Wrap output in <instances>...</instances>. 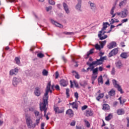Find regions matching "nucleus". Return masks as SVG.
I'll return each instance as SVG.
<instances>
[{
	"label": "nucleus",
	"instance_id": "f257e3e1",
	"mask_svg": "<svg viewBox=\"0 0 129 129\" xmlns=\"http://www.w3.org/2000/svg\"><path fill=\"white\" fill-rule=\"evenodd\" d=\"M50 88L51 81H49L47 84L46 92L44 94V96L43 97V103H41L40 104V109L41 111H43V110L44 111V116L46 117L47 120L49 119V117L48 116V115H46V112H47V108L46 107V106H47V104H48V98L49 97L48 94L49 92L52 93V90H51Z\"/></svg>",
	"mask_w": 129,
	"mask_h": 129
},
{
	"label": "nucleus",
	"instance_id": "f03ea898",
	"mask_svg": "<svg viewBox=\"0 0 129 129\" xmlns=\"http://www.w3.org/2000/svg\"><path fill=\"white\" fill-rule=\"evenodd\" d=\"M107 25H108V23H104L103 24V28H102L101 31H100L99 32L98 36V38H99V39L101 40H105V39H106V38H107V35H105L104 36H102V35H104V34L106 33V32H105V30H106V28H107Z\"/></svg>",
	"mask_w": 129,
	"mask_h": 129
},
{
	"label": "nucleus",
	"instance_id": "7ed1b4c3",
	"mask_svg": "<svg viewBox=\"0 0 129 129\" xmlns=\"http://www.w3.org/2000/svg\"><path fill=\"white\" fill-rule=\"evenodd\" d=\"M127 14H128L127 10L125 9L121 12H116L114 14V15L112 16L111 18H114L116 16V15L119 17L121 16V18H126V17H127Z\"/></svg>",
	"mask_w": 129,
	"mask_h": 129
},
{
	"label": "nucleus",
	"instance_id": "20e7f679",
	"mask_svg": "<svg viewBox=\"0 0 129 129\" xmlns=\"http://www.w3.org/2000/svg\"><path fill=\"white\" fill-rule=\"evenodd\" d=\"M26 121L28 127H29L30 128L36 127V123H34L32 125V123H33V121L32 120V119H31V117L26 116Z\"/></svg>",
	"mask_w": 129,
	"mask_h": 129
},
{
	"label": "nucleus",
	"instance_id": "39448f33",
	"mask_svg": "<svg viewBox=\"0 0 129 129\" xmlns=\"http://www.w3.org/2000/svg\"><path fill=\"white\" fill-rule=\"evenodd\" d=\"M100 92H101V91H100V90H99L95 94L96 98L98 101H99L100 100V99H101L103 98V97H104V93H101Z\"/></svg>",
	"mask_w": 129,
	"mask_h": 129
},
{
	"label": "nucleus",
	"instance_id": "423d86ee",
	"mask_svg": "<svg viewBox=\"0 0 129 129\" xmlns=\"http://www.w3.org/2000/svg\"><path fill=\"white\" fill-rule=\"evenodd\" d=\"M112 83L115 87L116 88H117L118 91H120V93H123V92L122 91V89H121V87L119 86V85L117 84V82L115 80H112Z\"/></svg>",
	"mask_w": 129,
	"mask_h": 129
},
{
	"label": "nucleus",
	"instance_id": "0eeeda50",
	"mask_svg": "<svg viewBox=\"0 0 129 129\" xmlns=\"http://www.w3.org/2000/svg\"><path fill=\"white\" fill-rule=\"evenodd\" d=\"M102 61L99 59H97L96 61H93L90 64V67H92V66H98V65H101Z\"/></svg>",
	"mask_w": 129,
	"mask_h": 129
},
{
	"label": "nucleus",
	"instance_id": "6e6552de",
	"mask_svg": "<svg viewBox=\"0 0 129 129\" xmlns=\"http://www.w3.org/2000/svg\"><path fill=\"white\" fill-rule=\"evenodd\" d=\"M118 53V48H114L109 53L108 57H112Z\"/></svg>",
	"mask_w": 129,
	"mask_h": 129
},
{
	"label": "nucleus",
	"instance_id": "1a4fd4ad",
	"mask_svg": "<svg viewBox=\"0 0 129 129\" xmlns=\"http://www.w3.org/2000/svg\"><path fill=\"white\" fill-rule=\"evenodd\" d=\"M84 115L86 116H92L93 115V111L91 109H87L85 111Z\"/></svg>",
	"mask_w": 129,
	"mask_h": 129
},
{
	"label": "nucleus",
	"instance_id": "9d476101",
	"mask_svg": "<svg viewBox=\"0 0 129 129\" xmlns=\"http://www.w3.org/2000/svg\"><path fill=\"white\" fill-rule=\"evenodd\" d=\"M68 81H66L64 79L61 80L59 81V84L60 85V86H63V87H66V86H67V85H68Z\"/></svg>",
	"mask_w": 129,
	"mask_h": 129
},
{
	"label": "nucleus",
	"instance_id": "9b49d317",
	"mask_svg": "<svg viewBox=\"0 0 129 129\" xmlns=\"http://www.w3.org/2000/svg\"><path fill=\"white\" fill-rule=\"evenodd\" d=\"M34 94L36 96H40L41 95L40 88L39 87H36L34 90Z\"/></svg>",
	"mask_w": 129,
	"mask_h": 129
},
{
	"label": "nucleus",
	"instance_id": "f8f14e48",
	"mask_svg": "<svg viewBox=\"0 0 129 129\" xmlns=\"http://www.w3.org/2000/svg\"><path fill=\"white\" fill-rule=\"evenodd\" d=\"M116 47V42H111L108 46V49H112V48H115Z\"/></svg>",
	"mask_w": 129,
	"mask_h": 129
},
{
	"label": "nucleus",
	"instance_id": "ddd939ff",
	"mask_svg": "<svg viewBox=\"0 0 129 129\" xmlns=\"http://www.w3.org/2000/svg\"><path fill=\"white\" fill-rule=\"evenodd\" d=\"M54 109L56 113H62V112H64L63 109H59V107H54Z\"/></svg>",
	"mask_w": 129,
	"mask_h": 129
},
{
	"label": "nucleus",
	"instance_id": "4468645a",
	"mask_svg": "<svg viewBox=\"0 0 129 129\" xmlns=\"http://www.w3.org/2000/svg\"><path fill=\"white\" fill-rule=\"evenodd\" d=\"M18 72L19 70H18V69H15L14 70H12L11 71H10V75L11 76L16 75L17 73H18Z\"/></svg>",
	"mask_w": 129,
	"mask_h": 129
},
{
	"label": "nucleus",
	"instance_id": "2eb2a0df",
	"mask_svg": "<svg viewBox=\"0 0 129 129\" xmlns=\"http://www.w3.org/2000/svg\"><path fill=\"white\" fill-rule=\"evenodd\" d=\"M34 114L36 118H39V119H41V118L43 116V115H42V114L40 113V112L37 111H35Z\"/></svg>",
	"mask_w": 129,
	"mask_h": 129
},
{
	"label": "nucleus",
	"instance_id": "dca6fc26",
	"mask_svg": "<svg viewBox=\"0 0 129 129\" xmlns=\"http://www.w3.org/2000/svg\"><path fill=\"white\" fill-rule=\"evenodd\" d=\"M51 22L52 24H54V25H55V26H56V27H58V28H63V25L53 20H51Z\"/></svg>",
	"mask_w": 129,
	"mask_h": 129
},
{
	"label": "nucleus",
	"instance_id": "f3484780",
	"mask_svg": "<svg viewBox=\"0 0 129 129\" xmlns=\"http://www.w3.org/2000/svg\"><path fill=\"white\" fill-rule=\"evenodd\" d=\"M19 81H20V80L17 79V78H14L13 81V84L14 86H17L18 84H19Z\"/></svg>",
	"mask_w": 129,
	"mask_h": 129
},
{
	"label": "nucleus",
	"instance_id": "a211bd4d",
	"mask_svg": "<svg viewBox=\"0 0 129 129\" xmlns=\"http://www.w3.org/2000/svg\"><path fill=\"white\" fill-rule=\"evenodd\" d=\"M125 5H126V0H123L119 3V7L120 8H123V7H124V6H125Z\"/></svg>",
	"mask_w": 129,
	"mask_h": 129
},
{
	"label": "nucleus",
	"instance_id": "6ab92c4d",
	"mask_svg": "<svg viewBox=\"0 0 129 129\" xmlns=\"http://www.w3.org/2000/svg\"><path fill=\"white\" fill-rule=\"evenodd\" d=\"M63 7L64 9V11L67 14H69L70 11H69V9L68 8V5L66 4V3H63Z\"/></svg>",
	"mask_w": 129,
	"mask_h": 129
},
{
	"label": "nucleus",
	"instance_id": "aec40b11",
	"mask_svg": "<svg viewBox=\"0 0 129 129\" xmlns=\"http://www.w3.org/2000/svg\"><path fill=\"white\" fill-rule=\"evenodd\" d=\"M94 68V67H91V70H93V74H98V68H96L95 69H93Z\"/></svg>",
	"mask_w": 129,
	"mask_h": 129
},
{
	"label": "nucleus",
	"instance_id": "412c9836",
	"mask_svg": "<svg viewBox=\"0 0 129 129\" xmlns=\"http://www.w3.org/2000/svg\"><path fill=\"white\" fill-rule=\"evenodd\" d=\"M110 108V107H109V105H108V104H104L103 105L102 109H103V110H109Z\"/></svg>",
	"mask_w": 129,
	"mask_h": 129
},
{
	"label": "nucleus",
	"instance_id": "4be33fe9",
	"mask_svg": "<svg viewBox=\"0 0 129 129\" xmlns=\"http://www.w3.org/2000/svg\"><path fill=\"white\" fill-rule=\"evenodd\" d=\"M67 114H68V115H69V116H73L74 114H73V111H72L71 109H69L66 112Z\"/></svg>",
	"mask_w": 129,
	"mask_h": 129
},
{
	"label": "nucleus",
	"instance_id": "5701e85b",
	"mask_svg": "<svg viewBox=\"0 0 129 129\" xmlns=\"http://www.w3.org/2000/svg\"><path fill=\"white\" fill-rule=\"evenodd\" d=\"M98 82L99 84H103V79H102V76H100L98 78Z\"/></svg>",
	"mask_w": 129,
	"mask_h": 129
},
{
	"label": "nucleus",
	"instance_id": "b1692460",
	"mask_svg": "<svg viewBox=\"0 0 129 129\" xmlns=\"http://www.w3.org/2000/svg\"><path fill=\"white\" fill-rule=\"evenodd\" d=\"M108 95L110 96H113L114 95H115V91L113 89L111 90L109 92H108Z\"/></svg>",
	"mask_w": 129,
	"mask_h": 129
},
{
	"label": "nucleus",
	"instance_id": "393cba45",
	"mask_svg": "<svg viewBox=\"0 0 129 129\" xmlns=\"http://www.w3.org/2000/svg\"><path fill=\"white\" fill-rule=\"evenodd\" d=\"M117 114H118L119 115H120L121 114H124V110L122 109H119L117 111Z\"/></svg>",
	"mask_w": 129,
	"mask_h": 129
},
{
	"label": "nucleus",
	"instance_id": "a878e982",
	"mask_svg": "<svg viewBox=\"0 0 129 129\" xmlns=\"http://www.w3.org/2000/svg\"><path fill=\"white\" fill-rule=\"evenodd\" d=\"M70 105H72L73 108H76V109H77L78 106H77V104L76 103V102H74L73 103H70Z\"/></svg>",
	"mask_w": 129,
	"mask_h": 129
},
{
	"label": "nucleus",
	"instance_id": "bb28decb",
	"mask_svg": "<svg viewBox=\"0 0 129 129\" xmlns=\"http://www.w3.org/2000/svg\"><path fill=\"white\" fill-rule=\"evenodd\" d=\"M99 44L101 46V48H103V46L105 45V44H106V40H104L103 41H99Z\"/></svg>",
	"mask_w": 129,
	"mask_h": 129
},
{
	"label": "nucleus",
	"instance_id": "cd10ccee",
	"mask_svg": "<svg viewBox=\"0 0 129 129\" xmlns=\"http://www.w3.org/2000/svg\"><path fill=\"white\" fill-rule=\"evenodd\" d=\"M72 73H73V75H74L75 78H77V79H79V78H80L79 75H78V73H77V72L73 71L72 72Z\"/></svg>",
	"mask_w": 129,
	"mask_h": 129
},
{
	"label": "nucleus",
	"instance_id": "c85d7f7f",
	"mask_svg": "<svg viewBox=\"0 0 129 129\" xmlns=\"http://www.w3.org/2000/svg\"><path fill=\"white\" fill-rule=\"evenodd\" d=\"M112 118V115L111 114H109L107 116L105 117V120L107 121L110 120Z\"/></svg>",
	"mask_w": 129,
	"mask_h": 129
},
{
	"label": "nucleus",
	"instance_id": "c756f323",
	"mask_svg": "<svg viewBox=\"0 0 129 129\" xmlns=\"http://www.w3.org/2000/svg\"><path fill=\"white\" fill-rule=\"evenodd\" d=\"M118 100H119V101H120V104H122V105H123V103H124V102H125V101H126V100L125 99H123L121 100V97H120L118 98Z\"/></svg>",
	"mask_w": 129,
	"mask_h": 129
},
{
	"label": "nucleus",
	"instance_id": "7c9ffc66",
	"mask_svg": "<svg viewBox=\"0 0 129 129\" xmlns=\"http://www.w3.org/2000/svg\"><path fill=\"white\" fill-rule=\"evenodd\" d=\"M94 50V49H91L89 52H88L87 53V57L86 58H88V57H89V55L91 54H93V51Z\"/></svg>",
	"mask_w": 129,
	"mask_h": 129
},
{
	"label": "nucleus",
	"instance_id": "2f4dec72",
	"mask_svg": "<svg viewBox=\"0 0 129 129\" xmlns=\"http://www.w3.org/2000/svg\"><path fill=\"white\" fill-rule=\"evenodd\" d=\"M85 123V125L87 126V127H90V123H89V122L88 121H87V120L85 119L84 120Z\"/></svg>",
	"mask_w": 129,
	"mask_h": 129
},
{
	"label": "nucleus",
	"instance_id": "473e14b6",
	"mask_svg": "<svg viewBox=\"0 0 129 129\" xmlns=\"http://www.w3.org/2000/svg\"><path fill=\"white\" fill-rule=\"evenodd\" d=\"M94 47H95V49H96V50H99V51H100V50H101V47L98 44H96L95 45Z\"/></svg>",
	"mask_w": 129,
	"mask_h": 129
},
{
	"label": "nucleus",
	"instance_id": "72a5a7b5",
	"mask_svg": "<svg viewBox=\"0 0 129 129\" xmlns=\"http://www.w3.org/2000/svg\"><path fill=\"white\" fill-rule=\"evenodd\" d=\"M89 5H90L91 6V9L92 10H94V9H95L96 7H95V4H94V3H92L91 2H89Z\"/></svg>",
	"mask_w": 129,
	"mask_h": 129
},
{
	"label": "nucleus",
	"instance_id": "f704fd0d",
	"mask_svg": "<svg viewBox=\"0 0 129 129\" xmlns=\"http://www.w3.org/2000/svg\"><path fill=\"white\" fill-rule=\"evenodd\" d=\"M115 10V6H113L110 11V14L112 15V16H113V15H114V14H113V13H114V10Z\"/></svg>",
	"mask_w": 129,
	"mask_h": 129
},
{
	"label": "nucleus",
	"instance_id": "c9c22d12",
	"mask_svg": "<svg viewBox=\"0 0 129 129\" xmlns=\"http://www.w3.org/2000/svg\"><path fill=\"white\" fill-rule=\"evenodd\" d=\"M116 67H117L118 68H120L121 67H122V64H121V62L120 61H118L117 62H116Z\"/></svg>",
	"mask_w": 129,
	"mask_h": 129
},
{
	"label": "nucleus",
	"instance_id": "e433bc0d",
	"mask_svg": "<svg viewBox=\"0 0 129 129\" xmlns=\"http://www.w3.org/2000/svg\"><path fill=\"white\" fill-rule=\"evenodd\" d=\"M120 56L121 57V58H123L124 59H125L127 57V54L126 53L124 52L121 54Z\"/></svg>",
	"mask_w": 129,
	"mask_h": 129
},
{
	"label": "nucleus",
	"instance_id": "4c0bfd02",
	"mask_svg": "<svg viewBox=\"0 0 129 129\" xmlns=\"http://www.w3.org/2000/svg\"><path fill=\"white\" fill-rule=\"evenodd\" d=\"M42 75L44 76H48V71L46 70H43L42 71Z\"/></svg>",
	"mask_w": 129,
	"mask_h": 129
},
{
	"label": "nucleus",
	"instance_id": "58836bf2",
	"mask_svg": "<svg viewBox=\"0 0 129 129\" xmlns=\"http://www.w3.org/2000/svg\"><path fill=\"white\" fill-rule=\"evenodd\" d=\"M97 78V75L93 74L92 76V80H95Z\"/></svg>",
	"mask_w": 129,
	"mask_h": 129
},
{
	"label": "nucleus",
	"instance_id": "ea45409f",
	"mask_svg": "<svg viewBox=\"0 0 129 129\" xmlns=\"http://www.w3.org/2000/svg\"><path fill=\"white\" fill-rule=\"evenodd\" d=\"M80 8H81V3H79L76 6V9L77 10H80Z\"/></svg>",
	"mask_w": 129,
	"mask_h": 129
},
{
	"label": "nucleus",
	"instance_id": "a19ab883",
	"mask_svg": "<svg viewBox=\"0 0 129 129\" xmlns=\"http://www.w3.org/2000/svg\"><path fill=\"white\" fill-rule=\"evenodd\" d=\"M63 34H64V35H73V34H74V32H63Z\"/></svg>",
	"mask_w": 129,
	"mask_h": 129
},
{
	"label": "nucleus",
	"instance_id": "79ce46f5",
	"mask_svg": "<svg viewBox=\"0 0 129 129\" xmlns=\"http://www.w3.org/2000/svg\"><path fill=\"white\" fill-rule=\"evenodd\" d=\"M15 61L16 62V64H20V58L19 57H16L15 58Z\"/></svg>",
	"mask_w": 129,
	"mask_h": 129
},
{
	"label": "nucleus",
	"instance_id": "37998d69",
	"mask_svg": "<svg viewBox=\"0 0 129 129\" xmlns=\"http://www.w3.org/2000/svg\"><path fill=\"white\" fill-rule=\"evenodd\" d=\"M44 54L42 53H39L37 54V57H39V58H43L44 57Z\"/></svg>",
	"mask_w": 129,
	"mask_h": 129
},
{
	"label": "nucleus",
	"instance_id": "c03bdc74",
	"mask_svg": "<svg viewBox=\"0 0 129 129\" xmlns=\"http://www.w3.org/2000/svg\"><path fill=\"white\" fill-rule=\"evenodd\" d=\"M105 59H106V57L104 56V57H100V58L99 59L100 61H102V63H103V60H105Z\"/></svg>",
	"mask_w": 129,
	"mask_h": 129
},
{
	"label": "nucleus",
	"instance_id": "a18cd8bd",
	"mask_svg": "<svg viewBox=\"0 0 129 129\" xmlns=\"http://www.w3.org/2000/svg\"><path fill=\"white\" fill-rule=\"evenodd\" d=\"M50 5H55V2L53 0H48Z\"/></svg>",
	"mask_w": 129,
	"mask_h": 129
},
{
	"label": "nucleus",
	"instance_id": "49530a36",
	"mask_svg": "<svg viewBox=\"0 0 129 129\" xmlns=\"http://www.w3.org/2000/svg\"><path fill=\"white\" fill-rule=\"evenodd\" d=\"M69 89H66V95L67 96V97H69L70 95H69Z\"/></svg>",
	"mask_w": 129,
	"mask_h": 129
},
{
	"label": "nucleus",
	"instance_id": "de8ad7c7",
	"mask_svg": "<svg viewBox=\"0 0 129 129\" xmlns=\"http://www.w3.org/2000/svg\"><path fill=\"white\" fill-rule=\"evenodd\" d=\"M74 84L77 88H78V87H79V86L78 85V83H77V82L74 81Z\"/></svg>",
	"mask_w": 129,
	"mask_h": 129
},
{
	"label": "nucleus",
	"instance_id": "09e8293b",
	"mask_svg": "<svg viewBox=\"0 0 129 129\" xmlns=\"http://www.w3.org/2000/svg\"><path fill=\"white\" fill-rule=\"evenodd\" d=\"M74 95H75V97L76 98V99H78V97H79L78 93H77V92L75 93Z\"/></svg>",
	"mask_w": 129,
	"mask_h": 129
},
{
	"label": "nucleus",
	"instance_id": "8fccbe9b",
	"mask_svg": "<svg viewBox=\"0 0 129 129\" xmlns=\"http://www.w3.org/2000/svg\"><path fill=\"white\" fill-rule=\"evenodd\" d=\"M76 121H73L71 123V125L72 126H74L75 125V124H76Z\"/></svg>",
	"mask_w": 129,
	"mask_h": 129
},
{
	"label": "nucleus",
	"instance_id": "3c124183",
	"mask_svg": "<svg viewBox=\"0 0 129 129\" xmlns=\"http://www.w3.org/2000/svg\"><path fill=\"white\" fill-rule=\"evenodd\" d=\"M87 107H88V106H87V105H84V106H82V110H85V109H86L87 108Z\"/></svg>",
	"mask_w": 129,
	"mask_h": 129
},
{
	"label": "nucleus",
	"instance_id": "603ef678",
	"mask_svg": "<svg viewBox=\"0 0 129 129\" xmlns=\"http://www.w3.org/2000/svg\"><path fill=\"white\" fill-rule=\"evenodd\" d=\"M38 119H36V125H38V124L40 123V118H38Z\"/></svg>",
	"mask_w": 129,
	"mask_h": 129
},
{
	"label": "nucleus",
	"instance_id": "864d4df0",
	"mask_svg": "<svg viewBox=\"0 0 129 129\" xmlns=\"http://www.w3.org/2000/svg\"><path fill=\"white\" fill-rule=\"evenodd\" d=\"M89 69H90V68H88L87 70H86L85 69H83V70H82V72H88V70H89Z\"/></svg>",
	"mask_w": 129,
	"mask_h": 129
},
{
	"label": "nucleus",
	"instance_id": "5fc2aeb1",
	"mask_svg": "<svg viewBox=\"0 0 129 129\" xmlns=\"http://www.w3.org/2000/svg\"><path fill=\"white\" fill-rule=\"evenodd\" d=\"M127 21H128V20L127 19H123L122 21H121V22L122 24H123V23H126V22H127Z\"/></svg>",
	"mask_w": 129,
	"mask_h": 129
},
{
	"label": "nucleus",
	"instance_id": "6e6d98bb",
	"mask_svg": "<svg viewBox=\"0 0 129 129\" xmlns=\"http://www.w3.org/2000/svg\"><path fill=\"white\" fill-rule=\"evenodd\" d=\"M55 88L56 90H60V87L58 85L55 86Z\"/></svg>",
	"mask_w": 129,
	"mask_h": 129
},
{
	"label": "nucleus",
	"instance_id": "4d7b16f0",
	"mask_svg": "<svg viewBox=\"0 0 129 129\" xmlns=\"http://www.w3.org/2000/svg\"><path fill=\"white\" fill-rule=\"evenodd\" d=\"M115 21L114 19H111L110 21V25H112V24H114Z\"/></svg>",
	"mask_w": 129,
	"mask_h": 129
},
{
	"label": "nucleus",
	"instance_id": "13d9d810",
	"mask_svg": "<svg viewBox=\"0 0 129 129\" xmlns=\"http://www.w3.org/2000/svg\"><path fill=\"white\" fill-rule=\"evenodd\" d=\"M58 77H59V73H58V72H56L55 73V78H56V79H57L58 78Z\"/></svg>",
	"mask_w": 129,
	"mask_h": 129
},
{
	"label": "nucleus",
	"instance_id": "bf43d9fd",
	"mask_svg": "<svg viewBox=\"0 0 129 129\" xmlns=\"http://www.w3.org/2000/svg\"><path fill=\"white\" fill-rule=\"evenodd\" d=\"M50 10H52V7H49L46 8V10L47 11V12H49Z\"/></svg>",
	"mask_w": 129,
	"mask_h": 129
},
{
	"label": "nucleus",
	"instance_id": "052dcab7",
	"mask_svg": "<svg viewBox=\"0 0 129 129\" xmlns=\"http://www.w3.org/2000/svg\"><path fill=\"white\" fill-rule=\"evenodd\" d=\"M106 85H109V79H107V81L105 83Z\"/></svg>",
	"mask_w": 129,
	"mask_h": 129
},
{
	"label": "nucleus",
	"instance_id": "680f3d73",
	"mask_svg": "<svg viewBox=\"0 0 129 129\" xmlns=\"http://www.w3.org/2000/svg\"><path fill=\"white\" fill-rule=\"evenodd\" d=\"M104 54V52H100L99 54V56L100 57H102V56H103Z\"/></svg>",
	"mask_w": 129,
	"mask_h": 129
},
{
	"label": "nucleus",
	"instance_id": "e2e57ef3",
	"mask_svg": "<svg viewBox=\"0 0 129 129\" xmlns=\"http://www.w3.org/2000/svg\"><path fill=\"white\" fill-rule=\"evenodd\" d=\"M44 126H45V123H42L41 125V129H45L44 128Z\"/></svg>",
	"mask_w": 129,
	"mask_h": 129
},
{
	"label": "nucleus",
	"instance_id": "0e129e2a",
	"mask_svg": "<svg viewBox=\"0 0 129 129\" xmlns=\"http://www.w3.org/2000/svg\"><path fill=\"white\" fill-rule=\"evenodd\" d=\"M120 45H121V47H125V45H124V42H121Z\"/></svg>",
	"mask_w": 129,
	"mask_h": 129
},
{
	"label": "nucleus",
	"instance_id": "69168bd1",
	"mask_svg": "<svg viewBox=\"0 0 129 129\" xmlns=\"http://www.w3.org/2000/svg\"><path fill=\"white\" fill-rule=\"evenodd\" d=\"M126 119H127V126L128 127L129 126V118L127 117Z\"/></svg>",
	"mask_w": 129,
	"mask_h": 129
},
{
	"label": "nucleus",
	"instance_id": "338daca9",
	"mask_svg": "<svg viewBox=\"0 0 129 129\" xmlns=\"http://www.w3.org/2000/svg\"><path fill=\"white\" fill-rule=\"evenodd\" d=\"M99 70L100 71H103V68H102V67H100L99 68Z\"/></svg>",
	"mask_w": 129,
	"mask_h": 129
},
{
	"label": "nucleus",
	"instance_id": "774afa93",
	"mask_svg": "<svg viewBox=\"0 0 129 129\" xmlns=\"http://www.w3.org/2000/svg\"><path fill=\"white\" fill-rule=\"evenodd\" d=\"M76 128L77 129H82V127L80 126H76Z\"/></svg>",
	"mask_w": 129,
	"mask_h": 129
}]
</instances>
